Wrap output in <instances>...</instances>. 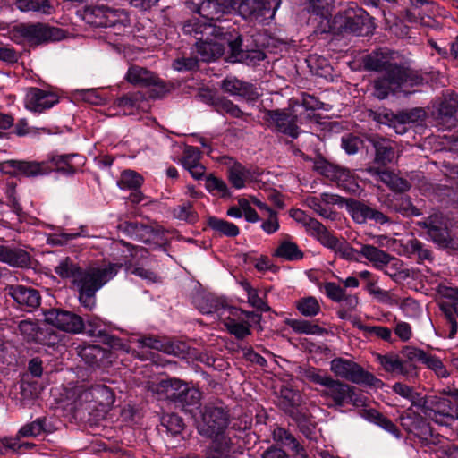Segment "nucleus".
<instances>
[{"label":"nucleus","mask_w":458,"mask_h":458,"mask_svg":"<svg viewBox=\"0 0 458 458\" xmlns=\"http://www.w3.org/2000/svg\"><path fill=\"white\" fill-rule=\"evenodd\" d=\"M422 75L408 66L391 63L384 74L374 81V96L385 99L390 92H395L403 86H418L423 82Z\"/></svg>","instance_id":"3"},{"label":"nucleus","mask_w":458,"mask_h":458,"mask_svg":"<svg viewBox=\"0 0 458 458\" xmlns=\"http://www.w3.org/2000/svg\"><path fill=\"white\" fill-rule=\"evenodd\" d=\"M161 426L172 436H177L184 428L182 419L177 414H165L161 418Z\"/></svg>","instance_id":"57"},{"label":"nucleus","mask_w":458,"mask_h":458,"mask_svg":"<svg viewBox=\"0 0 458 458\" xmlns=\"http://www.w3.org/2000/svg\"><path fill=\"white\" fill-rule=\"evenodd\" d=\"M13 32L26 39L30 46L59 41L65 38L64 30L43 22L20 23L13 28Z\"/></svg>","instance_id":"11"},{"label":"nucleus","mask_w":458,"mask_h":458,"mask_svg":"<svg viewBox=\"0 0 458 458\" xmlns=\"http://www.w3.org/2000/svg\"><path fill=\"white\" fill-rule=\"evenodd\" d=\"M145 99L144 95L140 92L127 93L115 100V104L119 107L131 109L138 106L140 102Z\"/></svg>","instance_id":"64"},{"label":"nucleus","mask_w":458,"mask_h":458,"mask_svg":"<svg viewBox=\"0 0 458 458\" xmlns=\"http://www.w3.org/2000/svg\"><path fill=\"white\" fill-rule=\"evenodd\" d=\"M18 328L28 342L43 344L45 342L41 335L45 333H49L48 329L44 330L40 328L37 323L30 320H21L18 325Z\"/></svg>","instance_id":"37"},{"label":"nucleus","mask_w":458,"mask_h":458,"mask_svg":"<svg viewBox=\"0 0 458 458\" xmlns=\"http://www.w3.org/2000/svg\"><path fill=\"white\" fill-rule=\"evenodd\" d=\"M224 325L227 331L237 339L242 340L251 334L250 324L248 321L238 322L235 318H226Z\"/></svg>","instance_id":"49"},{"label":"nucleus","mask_w":458,"mask_h":458,"mask_svg":"<svg viewBox=\"0 0 458 458\" xmlns=\"http://www.w3.org/2000/svg\"><path fill=\"white\" fill-rule=\"evenodd\" d=\"M273 256L284 259L288 261H294L301 259L304 254L300 250L297 243L289 240H284L275 250Z\"/></svg>","instance_id":"34"},{"label":"nucleus","mask_w":458,"mask_h":458,"mask_svg":"<svg viewBox=\"0 0 458 458\" xmlns=\"http://www.w3.org/2000/svg\"><path fill=\"white\" fill-rule=\"evenodd\" d=\"M354 326H356L360 330H362L368 334L375 335L377 337L382 340L391 342L392 331L388 327L381 326H366L360 321L355 322Z\"/></svg>","instance_id":"62"},{"label":"nucleus","mask_w":458,"mask_h":458,"mask_svg":"<svg viewBox=\"0 0 458 458\" xmlns=\"http://www.w3.org/2000/svg\"><path fill=\"white\" fill-rule=\"evenodd\" d=\"M296 308L305 317H314L321 311L318 301L313 297H304L297 301Z\"/></svg>","instance_id":"56"},{"label":"nucleus","mask_w":458,"mask_h":458,"mask_svg":"<svg viewBox=\"0 0 458 458\" xmlns=\"http://www.w3.org/2000/svg\"><path fill=\"white\" fill-rule=\"evenodd\" d=\"M275 439L283 445L291 448L296 454L305 458L306 454L303 446L298 442L294 436L284 428H279L274 432Z\"/></svg>","instance_id":"38"},{"label":"nucleus","mask_w":458,"mask_h":458,"mask_svg":"<svg viewBox=\"0 0 458 458\" xmlns=\"http://www.w3.org/2000/svg\"><path fill=\"white\" fill-rule=\"evenodd\" d=\"M427 113L422 107H415L395 114V123L397 126L406 125L409 123H419L425 120Z\"/></svg>","instance_id":"41"},{"label":"nucleus","mask_w":458,"mask_h":458,"mask_svg":"<svg viewBox=\"0 0 458 458\" xmlns=\"http://www.w3.org/2000/svg\"><path fill=\"white\" fill-rule=\"evenodd\" d=\"M404 250L410 258H416L419 263L432 262L434 259L431 250L416 238L410 239L404 244Z\"/></svg>","instance_id":"31"},{"label":"nucleus","mask_w":458,"mask_h":458,"mask_svg":"<svg viewBox=\"0 0 458 458\" xmlns=\"http://www.w3.org/2000/svg\"><path fill=\"white\" fill-rule=\"evenodd\" d=\"M326 248L333 250L343 259L349 261L358 260V250L352 247L345 239H338L336 236H334Z\"/></svg>","instance_id":"32"},{"label":"nucleus","mask_w":458,"mask_h":458,"mask_svg":"<svg viewBox=\"0 0 458 458\" xmlns=\"http://www.w3.org/2000/svg\"><path fill=\"white\" fill-rule=\"evenodd\" d=\"M107 11L106 5H95L88 9L86 16L88 22L95 27L107 28Z\"/></svg>","instance_id":"51"},{"label":"nucleus","mask_w":458,"mask_h":458,"mask_svg":"<svg viewBox=\"0 0 458 458\" xmlns=\"http://www.w3.org/2000/svg\"><path fill=\"white\" fill-rule=\"evenodd\" d=\"M182 395V396L176 402V404L181 405L182 407H185V409L199 404L201 393L194 387H190L187 383L183 387Z\"/></svg>","instance_id":"58"},{"label":"nucleus","mask_w":458,"mask_h":458,"mask_svg":"<svg viewBox=\"0 0 458 458\" xmlns=\"http://www.w3.org/2000/svg\"><path fill=\"white\" fill-rule=\"evenodd\" d=\"M369 418L377 425L391 433L396 437H400V430L397 426L387 417L376 410H369L368 411Z\"/></svg>","instance_id":"55"},{"label":"nucleus","mask_w":458,"mask_h":458,"mask_svg":"<svg viewBox=\"0 0 458 458\" xmlns=\"http://www.w3.org/2000/svg\"><path fill=\"white\" fill-rule=\"evenodd\" d=\"M107 27L129 26L130 20L128 14L123 10L113 9L108 7L107 11Z\"/></svg>","instance_id":"63"},{"label":"nucleus","mask_w":458,"mask_h":458,"mask_svg":"<svg viewBox=\"0 0 458 458\" xmlns=\"http://www.w3.org/2000/svg\"><path fill=\"white\" fill-rule=\"evenodd\" d=\"M196 307L202 314H211L216 312L220 309L218 300L209 296H199L195 300Z\"/></svg>","instance_id":"61"},{"label":"nucleus","mask_w":458,"mask_h":458,"mask_svg":"<svg viewBox=\"0 0 458 458\" xmlns=\"http://www.w3.org/2000/svg\"><path fill=\"white\" fill-rule=\"evenodd\" d=\"M59 101L56 94L38 88H30L25 96V107L36 113L51 108Z\"/></svg>","instance_id":"21"},{"label":"nucleus","mask_w":458,"mask_h":458,"mask_svg":"<svg viewBox=\"0 0 458 458\" xmlns=\"http://www.w3.org/2000/svg\"><path fill=\"white\" fill-rule=\"evenodd\" d=\"M285 323L298 334L321 335L325 331V329L320 327L318 325L308 320L288 318Z\"/></svg>","instance_id":"47"},{"label":"nucleus","mask_w":458,"mask_h":458,"mask_svg":"<svg viewBox=\"0 0 458 458\" xmlns=\"http://www.w3.org/2000/svg\"><path fill=\"white\" fill-rule=\"evenodd\" d=\"M318 286L320 289L323 288L327 297L335 302H341L345 298V289L336 283L326 282Z\"/></svg>","instance_id":"60"},{"label":"nucleus","mask_w":458,"mask_h":458,"mask_svg":"<svg viewBox=\"0 0 458 458\" xmlns=\"http://www.w3.org/2000/svg\"><path fill=\"white\" fill-rule=\"evenodd\" d=\"M208 225L220 235L236 237L240 233V229L236 225L216 216H210L208 219Z\"/></svg>","instance_id":"42"},{"label":"nucleus","mask_w":458,"mask_h":458,"mask_svg":"<svg viewBox=\"0 0 458 458\" xmlns=\"http://www.w3.org/2000/svg\"><path fill=\"white\" fill-rule=\"evenodd\" d=\"M2 165V170L10 174H14L17 172L26 176L35 177L51 172L48 162L8 160L3 163Z\"/></svg>","instance_id":"20"},{"label":"nucleus","mask_w":458,"mask_h":458,"mask_svg":"<svg viewBox=\"0 0 458 458\" xmlns=\"http://www.w3.org/2000/svg\"><path fill=\"white\" fill-rule=\"evenodd\" d=\"M229 420V411L223 403H208L201 411L199 433L208 438H218L228 428Z\"/></svg>","instance_id":"7"},{"label":"nucleus","mask_w":458,"mask_h":458,"mask_svg":"<svg viewBox=\"0 0 458 458\" xmlns=\"http://www.w3.org/2000/svg\"><path fill=\"white\" fill-rule=\"evenodd\" d=\"M306 232L317 241H318L324 247H327L331 239L335 236L327 228L318 220L312 218V220L306 226Z\"/></svg>","instance_id":"40"},{"label":"nucleus","mask_w":458,"mask_h":458,"mask_svg":"<svg viewBox=\"0 0 458 458\" xmlns=\"http://www.w3.org/2000/svg\"><path fill=\"white\" fill-rule=\"evenodd\" d=\"M203 29L204 33L207 35L217 33L219 41L224 43V45H227L230 58L233 62H242L247 57L246 52L242 48V35L235 31L234 29L231 30L230 26L217 24L216 26H208Z\"/></svg>","instance_id":"14"},{"label":"nucleus","mask_w":458,"mask_h":458,"mask_svg":"<svg viewBox=\"0 0 458 458\" xmlns=\"http://www.w3.org/2000/svg\"><path fill=\"white\" fill-rule=\"evenodd\" d=\"M377 361L382 369L394 376H403L406 379L414 378V368L408 365L403 360L394 352H387L386 354H377Z\"/></svg>","instance_id":"22"},{"label":"nucleus","mask_w":458,"mask_h":458,"mask_svg":"<svg viewBox=\"0 0 458 458\" xmlns=\"http://www.w3.org/2000/svg\"><path fill=\"white\" fill-rule=\"evenodd\" d=\"M116 228L124 235L135 239L140 238L143 235V233L149 232V228L141 223L125 220H120Z\"/></svg>","instance_id":"52"},{"label":"nucleus","mask_w":458,"mask_h":458,"mask_svg":"<svg viewBox=\"0 0 458 458\" xmlns=\"http://www.w3.org/2000/svg\"><path fill=\"white\" fill-rule=\"evenodd\" d=\"M458 110V95L453 91L443 95L439 103L438 116L440 118H452Z\"/></svg>","instance_id":"39"},{"label":"nucleus","mask_w":458,"mask_h":458,"mask_svg":"<svg viewBox=\"0 0 458 458\" xmlns=\"http://www.w3.org/2000/svg\"><path fill=\"white\" fill-rule=\"evenodd\" d=\"M321 170L324 176L335 182L340 187H345V183L352 179L351 171L338 165L326 164L321 167Z\"/></svg>","instance_id":"35"},{"label":"nucleus","mask_w":458,"mask_h":458,"mask_svg":"<svg viewBox=\"0 0 458 458\" xmlns=\"http://www.w3.org/2000/svg\"><path fill=\"white\" fill-rule=\"evenodd\" d=\"M228 174L229 181L234 188L242 189L244 187L247 170L241 163H234L229 168Z\"/></svg>","instance_id":"59"},{"label":"nucleus","mask_w":458,"mask_h":458,"mask_svg":"<svg viewBox=\"0 0 458 458\" xmlns=\"http://www.w3.org/2000/svg\"><path fill=\"white\" fill-rule=\"evenodd\" d=\"M401 354L404 358L403 361L414 368L416 377L418 376V367L415 363L421 362L422 364H425L428 353L417 347L406 345L403 347Z\"/></svg>","instance_id":"46"},{"label":"nucleus","mask_w":458,"mask_h":458,"mask_svg":"<svg viewBox=\"0 0 458 458\" xmlns=\"http://www.w3.org/2000/svg\"><path fill=\"white\" fill-rule=\"evenodd\" d=\"M115 396L112 388L106 385H95L79 392L74 400L76 416L89 427L98 426L106 420L113 407Z\"/></svg>","instance_id":"2"},{"label":"nucleus","mask_w":458,"mask_h":458,"mask_svg":"<svg viewBox=\"0 0 458 458\" xmlns=\"http://www.w3.org/2000/svg\"><path fill=\"white\" fill-rule=\"evenodd\" d=\"M346 209L352 220L360 225L372 221L377 225L393 224V219L377 208L369 206L365 201L352 198L344 199Z\"/></svg>","instance_id":"12"},{"label":"nucleus","mask_w":458,"mask_h":458,"mask_svg":"<svg viewBox=\"0 0 458 458\" xmlns=\"http://www.w3.org/2000/svg\"><path fill=\"white\" fill-rule=\"evenodd\" d=\"M188 9L193 13H199L207 23H216L224 25L225 21H220L225 13V6L216 0H188L186 1Z\"/></svg>","instance_id":"19"},{"label":"nucleus","mask_w":458,"mask_h":458,"mask_svg":"<svg viewBox=\"0 0 458 458\" xmlns=\"http://www.w3.org/2000/svg\"><path fill=\"white\" fill-rule=\"evenodd\" d=\"M372 29L371 18L362 8L349 6L332 20L330 30L337 34L363 35Z\"/></svg>","instance_id":"5"},{"label":"nucleus","mask_w":458,"mask_h":458,"mask_svg":"<svg viewBox=\"0 0 458 458\" xmlns=\"http://www.w3.org/2000/svg\"><path fill=\"white\" fill-rule=\"evenodd\" d=\"M49 163L52 165L51 171L72 175L85 165V157L79 154L55 155L50 158Z\"/></svg>","instance_id":"24"},{"label":"nucleus","mask_w":458,"mask_h":458,"mask_svg":"<svg viewBox=\"0 0 458 458\" xmlns=\"http://www.w3.org/2000/svg\"><path fill=\"white\" fill-rule=\"evenodd\" d=\"M330 369L336 376L357 385L381 388L384 383L372 373L365 370L357 362L344 358H335L330 362Z\"/></svg>","instance_id":"8"},{"label":"nucleus","mask_w":458,"mask_h":458,"mask_svg":"<svg viewBox=\"0 0 458 458\" xmlns=\"http://www.w3.org/2000/svg\"><path fill=\"white\" fill-rule=\"evenodd\" d=\"M143 183V177L135 171L125 170L122 173L118 185L123 190L136 191Z\"/></svg>","instance_id":"53"},{"label":"nucleus","mask_w":458,"mask_h":458,"mask_svg":"<svg viewBox=\"0 0 458 458\" xmlns=\"http://www.w3.org/2000/svg\"><path fill=\"white\" fill-rule=\"evenodd\" d=\"M444 300L439 303L449 327L448 338L453 339L458 332V287H440Z\"/></svg>","instance_id":"16"},{"label":"nucleus","mask_w":458,"mask_h":458,"mask_svg":"<svg viewBox=\"0 0 458 458\" xmlns=\"http://www.w3.org/2000/svg\"><path fill=\"white\" fill-rule=\"evenodd\" d=\"M381 182L392 191L400 193V195L407 192L411 187V184L408 180L402 178L392 172L383 173L381 175Z\"/></svg>","instance_id":"43"},{"label":"nucleus","mask_w":458,"mask_h":458,"mask_svg":"<svg viewBox=\"0 0 458 458\" xmlns=\"http://www.w3.org/2000/svg\"><path fill=\"white\" fill-rule=\"evenodd\" d=\"M384 205L391 212L402 215L404 217L420 216L422 212L412 204L411 199L407 195L390 196L387 195Z\"/></svg>","instance_id":"25"},{"label":"nucleus","mask_w":458,"mask_h":458,"mask_svg":"<svg viewBox=\"0 0 458 458\" xmlns=\"http://www.w3.org/2000/svg\"><path fill=\"white\" fill-rule=\"evenodd\" d=\"M426 416L441 425L458 420V389L430 398Z\"/></svg>","instance_id":"10"},{"label":"nucleus","mask_w":458,"mask_h":458,"mask_svg":"<svg viewBox=\"0 0 458 458\" xmlns=\"http://www.w3.org/2000/svg\"><path fill=\"white\" fill-rule=\"evenodd\" d=\"M367 140L371 144L375 150L374 163L386 166L391 164L395 157V143L378 134L369 135Z\"/></svg>","instance_id":"23"},{"label":"nucleus","mask_w":458,"mask_h":458,"mask_svg":"<svg viewBox=\"0 0 458 458\" xmlns=\"http://www.w3.org/2000/svg\"><path fill=\"white\" fill-rule=\"evenodd\" d=\"M121 267V264L110 263L107 266L82 269L70 258H65L55 267V272L62 278L72 279L81 305L91 310L96 306L97 292L114 277Z\"/></svg>","instance_id":"1"},{"label":"nucleus","mask_w":458,"mask_h":458,"mask_svg":"<svg viewBox=\"0 0 458 458\" xmlns=\"http://www.w3.org/2000/svg\"><path fill=\"white\" fill-rule=\"evenodd\" d=\"M173 216L176 219L185 221L187 223L194 224L198 221V214L193 209L192 204L190 201H185L172 210Z\"/></svg>","instance_id":"54"},{"label":"nucleus","mask_w":458,"mask_h":458,"mask_svg":"<svg viewBox=\"0 0 458 458\" xmlns=\"http://www.w3.org/2000/svg\"><path fill=\"white\" fill-rule=\"evenodd\" d=\"M403 428L413 434L422 442L428 441L432 436V428L427 420L420 413L414 412L411 408L407 409L399 418Z\"/></svg>","instance_id":"18"},{"label":"nucleus","mask_w":458,"mask_h":458,"mask_svg":"<svg viewBox=\"0 0 458 458\" xmlns=\"http://www.w3.org/2000/svg\"><path fill=\"white\" fill-rule=\"evenodd\" d=\"M5 291L21 310L31 312L40 306V293L31 286L9 284Z\"/></svg>","instance_id":"17"},{"label":"nucleus","mask_w":458,"mask_h":458,"mask_svg":"<svg viewBox=\"0 0 458 458\" xmlns=\"http://www.w3.org/2000/svg\"><path fill=\"white\" fill-rule=\"evenodd\" d=\"M125 79L134 86L147 88L151 87V84L157 81V75L144 67L131 65L127 71Z\"/></svg>","instance_id":"29"},{"label":"nucleus","mask_w":458,"mask_h":458,"mask_svg":"<svg viewBox=\"0 0 458 458\" xmlns=\"http://www.w3.org/2000/svg\"><path fill=\"white\" fill-rule=\"evenodd\" d=\"M390 53L384 49L372 51L363 57V66L366 71L386 72L391 62Z\"/></svg>","instance_id":"30"},{"label":"nucleus","mask_w":458,"mask_h":458,"mask_svg":"<svg viewBox=\"0 0 458 458\" xmlns=\"http://www.w3.org/2000/svg\"><path fill=\"white\" fill-rule=\"evenodd\" d=\"M216 26V23H207L199 19H191L184 22L182 30L185 34L192 35L196 38V52L202 62L215 60L225 53L224 43L218 39L217 33L207 35L204 27Z\"/></svg>","instance_id":"4"},{"label":"nucleus","mask_w":458,"mask_h":458,"mask_svg":"<svg viewBox=\"0 0 458 458\" xmlns=\"http://www.w3.org/2000/svg\"><path fill=\"white\" fill-rule=\"evenodd\" d=\"M417 225L425 229L428 238L440 249L446 250L449 253L458 252V238L451 235L447 220L441 212H434L417 222Z\"/></svg>","instance_id":"6"},{"label":"nucleus","mask_w":458,"mask_h":458,"mask_svg":"<svg viewBox=\"0 0 458 458\" xmlns=\"http://www.w3.org/2000/svg\"><path fill=\"white\" fill-rule=\"evenodd\" d=\"M320 396L326 400H330L332 403L328 407L342 408L347 404H352L356 407H361L365 402L360 394H357L356 388L339 379L330 377L319 393Z\"/></svg>","instance_id":"9"},{"label":"nucleus","mask_w":458,"mask_h":458,"mask_svg":"<svg viewBox=\"0 0 458 458\" xmlns=\"http://www.w3.org/2000/svg\"><path fill=\"white\" fill-rule=\"evenodd\" d=\"M360 253L370 262L379 263L382 265L388 264L394 259L387 252L369 244L363 245Z\"/></svg>","instance_id":"48"},{"label":"nucleus","mask_w":458,"mask_h":458,"mask_svg":"<svg viewBox=\"0 0 458 458\" xmlns=\"http://www.w3.org/2000/svg\"><path fill=\"white\" fill-rule=\"evenodd\" d=\"M43 314L46 323L68 333H81L85 327L83 318L72 311L49 309L46 310Z\"/></svg>","instance_id":"15"},{"label":"nucleus","mask_w":458,"mask_h":458,"mask_svg":"<svg viewBox=\"0 0 458 458\" xmlns=\"http://www.w3.org/2000/svg\"><path fill=\"white\" fill-rule=\"evenodd\" d=\"M300 395L291 388L283 387L280 390L278 399L279 407L292 416L294 415V408L299 404Z\"/></svg>","instance_id":"45"},{"label":"nucleus","mask_w":458,"mask_h":458,"mask_svg":"<svg viewBox=\"0 0 458 458\" xmlns=\"http://www.w3.org/2000/svg\"><path fill=\"white\" fill-rule=\"evenodd\" d=\"M213 440L211 446L207 450V458H222L230 452V439L226 437L220 436L218 438H211Z\"/></svg>","instance_id":"50"},{"label":"nucleus","mask_w":458,"mask_h":458,"mask_svg":"<svg viewBox=\"0 0 458 458\" xmlns=\"http://www.w3.org/2000/svg\"><path fill=\"white\" fill-rule=\"evenodd\" d=\"M186 383L177 379L169 378L159 381L152 386V391L158 395L160 399L170 400L176 403L181 398L183 392V387Z\"/></svg>","instance_id":"27"},{"label":"nucleus","mask_w":458,"mask_h":458,"mask_svg":"<svg viewBox=\"0 0 458 458\" xmlns=\"http://www.w3.org/2000/svg\"><path fill=\"white\" fill-rule=\"evenodd\" d=\"M264 120L276 132L297 139L300 135L298 115L287 109L265 110Z\"/></svg>","instance_id":"13"},{"label":"nucleus","mask_w":458,"mask_h":458,"mask_svg":"<svg viewBox=\"0 0 458 458\" xmlns=\"http://www.w3.org/2000/svg\"><path fill=\"white\" fill-rule=\"evenodd\" d=\"M221 89L231 95H237L250 101L256 100L259 97L254 85L236 78H225L223 80Z\"/></svg>","instance_id":"26"},{"label":"nucleus","mask_w":458,"mask_h":458,"mask_svg":"<svg viewBox=\"0 0 458 458\" xmlns=\"http://www.w3.org/2000/svg\"><path fill=\"white\" fill-rule=\"evenodd\" d=\"M241 286L247 293L248 296V303L253 308L257 309L259 311L267 312L271 310L267 302L264 300V298L259 296L258 290L253 288L250 283L247 280L240 281Z\"/></svg>","instance_id":"44"},{"label":"nucleus","mask_w":458,"mask_h":458,"mask_svg":"<svg viewBox=\"0 0 458 458\" xmlns=\"http://www.w3.org/2000/svg\"><path fill=\"white\" fill-rule=\"evenodd\" d=\"M244 19L257 20L264 16V0H242L238 7Z\"/></svg>","instance_id":"33"},{"label":"nucleus","mask_w":458,"mask_h":458,"mask_svg":"<svg viewBox=\"0 0 458 458\" xmlns=\"http://www.w3.org/2000/svg\"><path fill=\"white\" fill-rule=\"evenodd\" d=\"M13 4L21 12H37L43 14H51L54 11L50 0H15Z\"/></svg>","instance_id":"36"},{"label":"nucleus","mask_w":458,"mask_h":458,"mask_svg":"<svg viewBox=\"0 0 458 458\" xmlns=\"http://www.w3.org/2000/svg\"><path fill=\"white\" fill-rule=\"evenodd\" d=\"M0 261L12 267H28L30 265V255L20 248L0 245Z\"/></svg>","instance_id":"28"}]
</instances>
